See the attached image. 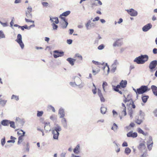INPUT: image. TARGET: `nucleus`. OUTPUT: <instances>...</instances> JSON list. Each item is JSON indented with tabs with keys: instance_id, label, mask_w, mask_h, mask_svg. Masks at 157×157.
<instances>
[{
	"instance_id": "nucleus-1",
	"label": "nucleus",
	"mask_w": 157,
	"mask_h": 157,
	"mask_svg": "<svg viewBox=\"0 0 157 157\" xmlns=\"http://www.w3.org/2000/svg\"><path fill=\"white\" fill-rule=\"evenodd\" d=\"M148 58V56L147 55H141L136 58L134 60V62L138 64H143L147 61Z\"/></svg>"
},
{
	"instance_id": "nucleus-2",
	"label": "nucleus",
	"mask_w": 157,
	"mask_h": 157,
	"mask_svg": "<svg viewBox=\"0 0 157 157\" xmlns=\"http://www.w3.org/2000/svg\"><path fill=\"white\" fill-rule=\"evenodd\" d=\"M60 126L58 124H56L52 130V133L53 135V138L55 140H58L59 135V132L61 130Z\"/></svg>"
},
{
	"instance_id": "nucleus-3",
	"label": "nucleus",
	"mask_w": 157,
	"mask_h": 157,
	"mask_svg": "<svg viewBox=\"0 0 157 157\" xmlns=\"http://www.w3.org/2000/svg\"><path fill=\"white\" fill-rule=\"evenodd\" d=\"M70 13V11H67L63 13L59 16V17L61 18V19L63 20L65 22V25H63V24L62 28L63 29H65L67 27L68 25V23L67 22V21L66 20L65 18L64 17H63V16L66 17Z\"/></svg>"
},
{
	"instance_id": "nucleus-4",
	"label": "nucleus",
	"mask_w": 157,
	"mask_h": 157,
	"mask_svg": "<svg viewBox=\"0 0 157 157\" xmlns=\"http://www.w3.org/2000/svg\"><path fill=\"white\" fill-rule=\"evenodd\" d=\"M149 90L147 86H142L140 88L137 89V92L138 94H139L144 93Z\"/></svg>"
},
{
	"instance_id": "nucleus-5",
	"label": "nucleus",
	"mask_w": 157,
	"mask_h": 157,
	"mask_svg": "<svg viewBox=\"0 0 157 157\" xmlns=\"http://www.w3.org/2000/svg\"><path fill=\"white\" fill-rule=\"evenodd\" d=\"M15 41L19 44L22 49H23L24 47V45L22 41V36L21 34L17 35V38Z\"/></svg>"
},
{
	"instance_id": "nucleus-6",
	"label": "nucleus",
	"mask_w": 157,
	"mask_h": 157,
	"mask_svg": "<svg viewBox=\"0 0 157 157\" xmlns=\"http://www.w3.org/2000/svg\"><path fill=\"white\" fill-rule=\"evenodd\" d=\"M75 82L76 83V86L80 88H82L84 86V83L83 82L81 79L78 77H75Z\"/></svg>"
},
{
	"instance_id": "nucleus-7",
	"label": "nucleus",
	"mask_w": 157,
	"mask_h": 157,
	"mask_svg": "<svg viewBox=\"0 0 157 157\" xmlns=\"http://www.w3.org/2000/svg\"><path fill=\"white\" fill-rule=\"evenodd\" d=\"M28 10L25 11L26 16L29 19H31L32 17V15L31 13L32 9L30 6H29L27 8Z\"/></svg>"
},
{
	"instance_id": "nucleus-8",
	"label": "nucleus",
	"mask_w": 157,
	"mask_h": 157,
	"mask_svg": "<svg viewBox=\"0 0 157 157\" xmlns=\"http://www.w3.org/2000/svg\"><path fill=\"white\" fill-rule=\"evenodd\" d=\"M157 64V60H154L150 62L149 65V67L151 72H153V69H154L155 67Z\"/></svg>"
},
{
	"instance_id": "nucleus-9",
	"label": "nucleus",
	"mask_w": 157,
	"mask_h": 157,
	"mask_svg": "<svg viewBox=\"0 0 157 157\" xmlns=\"http://www.w3.org/2000/svg\"><path fill=\"white\" fill-rule=\"evenodd\" d=\"M119 64V62L117 59L114 60L113 64L111 66V70L113 72H114L117 69V67Z\"/></svg>"
},
{
	"instance_id": "nucleus-10",
	"label": "nucleus",
	"mask_w": 157,
	"mask_h": 157,
	"mask_svg": "<svg viewBox=\"0 0 157 157\" xmlns=\"http://www.w3.org/2000/svg\"><path fill=\"white\" fill-rule=\"evenodd\" d=\"M127 12L132 16L135 17L138 14L137 12L133 9L126 10Z\"/></svg>"
},
{
	"instance_id": "nucleus-11",
	"label": "nucleus",
	"mask_w": 157,
	"mask_h": 157,
	"mask_svg": "<svg viewBox=\"0 0 157 157\" xmlns=\"http://www.w3.org/2000/svg\"><path fill=\"white\" fill-rule=\"evenodd\" d=\"M53 52L54 54H53V56L55 58L62 56L63 55L64 52H59L58 50H55Z\"/></svg>"
},
{
	"instance_id": "nucleus-12",
	"label": "nucleus",
	"mask_w": 157,
	"mask_h": 157,
	"mask_svg": "<svg viewBox=\"0 0 157 157\" xmlns=\"http://www.w3.org/2000/svg\"><path fill=\"white\" fill-rule=\"evenodd\" d=\"M152 27V25L151 23H148L143 27L142 29L144 32H146L150 29Z\"/></svg>"
},
{
	"instance_id": "nucleus-13",
	"label": "nucleus",
	"mask_w": 157,
	"mask_h": 157,
	"mask_svg": "<svg viewBox=\"0 0 157 157\" xmlns=\"http://www.w3.org/2000/svg\"><path fill=\"white\" fill-rule=\"evenodd\" d=\"M127 136L128 137L134 138L137 137V134L136 132H133L132 131H131L128 133Z\"/></svg>"
},
{
	"instance_id": "nucleus-14",
	"label": "nucleus",
	"mask_w": 157,
	"mask_h": 157,
	"mask_svg": "<svg viewBox=\"0 0 157 157\" xmlns=\"http://www.w3.org/2000/svg\"><path fill=\"white\" fill-rule=\"evenodd\" d=\"M59 114L60 116V118H64L65 116V113L64 109L62 108H61L59 110Z\"/></svg>"
},
{
	"instance_id": "nucleus-15",
	"label": "nucleus",
	"mask_w": 157,
	"mask_h": 157,
	"mask_svg": "<svg viewBox=\"0 0 157 157\" xmlns=\"http://www.w3.org/2000/svg\"><path fill=\"white\" fill-rule=\"evenodd\" d=\"M145 142L144 141L143 143L140 144L138 146V148L140 151H143L145 148Z\"/></svg>"
},
{
	"instance_id": "nucleus-16",
	"label": "nucleus",
	"mask_w": 157,
	"mask_h": 157,
	"mask_svg": "<svg viewBox=\"0 0 157 157\" xmlns=\"http://www.w3.org/2000/svg\"><path fill=\"white\" fill-rule=\"evenodd\" d=\"M122 44V41L119 39H118L116 41L113 43V46L114 47L116 46L119 47L121 46Z\"/></svg>"
},
{
	"instance_id": "nucleus-17",
	"label": "nucleus",
	"mask_w": 157,
	"mask_h": 157,
	"mask_svg": "<svg viewBox=\"0 0 157 157\" xmlns=\"http://www.w3.org/2000/svg\"><path fill=\"white\" fill-rule=\"evenodd\" d=\"M61 122L63 127L64 128H67V124L66 119L64 117L62 118Z\"/></svg>"
},
{
	"instance_id": "nucleus-18",
	"label": "nucleus",
	"mask_w": 157,
	"mask_h": 157,
	"mask_svg": "<svg viewBox=\"0 0 157 157\" xmlns=\"http://www.w3.org/2000/svg\"><path fill=\"white\" fill-rule=\"evenodd\" d=\"M102 68L104 70V72H105V70L106 69L107 71V73H105V74L106 75H107L109 74V66L108 65L107 63H105V65H104V66Z\"/></svg>"
},
{
	"instance_id": "nucleus-19",
	"label": "nucleus",
	"mask_w": 157,
	"mask_h": 157,
	"mask_svg": "<svg viewBox=\"0 0 157 157\" xmlns=\"http://www.w3.org/2000/svg\"><path fill=\"white\" fill-rule=\"evenodd\" d=\"M10 121L7 120H4L1 121V124L5 126H9L10 124Z\"/></svg>"
},
{
	"instance_id": "nucleus-20",
	"label": "nucleus",
	"mask_w": 157,
	"mask_h": 157,
	"mask_svg": "<svg viewBox=\"0 0 157 157\" xmlns=\"http://www.w3.org/2000/svg\"><path fill=\"white\" fill-rule=\"evenodd\" d=\"M151 88L154 94L155 95L157 96V87L154 85H152L151 86Z\"/></svg>"
},
{
	"instance_id": "nucleus-21",
	"label": "nucleus",
	"mask_w": 157,
	"mask_h": 157,
	"mask_svg": "<svg viewBox=\"0 0 157 157\" xmlns=\"http://www.w3.org/2000/svg\"><path fill=\"white\" fill-rule=\"evenodd\" d=\"M50 21L52 23L54 22L55 23L57 24L59 22V21L57 17H50Z\"/></svg>"
},
{
	"instance_id": "nucleus-22",
	"label": "nucleus",
	"mask_w": 157,
	"mask_h": 157,
	"mask_svg": "<svg viewBox=\"0 0 157 157\" xmlns=\"http://www.w3.org/2000/svg\"><path fill=\"white\" fill-rule=\"evenodd\" d=\"M67 60L69 62L71 65L73 66L74 65V62L75 61V59L71 58H69L67 59Z\"/></svg>"
},
{
	"instance_id": "nucleus-23",
	"label": "nucleus",
	"mask_w": 157,
	"mask_h": 157,
	"mask_svg": "<svg viewBox=\"0 0 157 157\" xmlns=\"http://www.w3.org/2000/svg\"><path fill=\"white\" fill-rule=\"evenodd\" d=\"M91 20H89L85 24V26L87 30H89L91 29Z\"/></svg>"
},
{
	"instance_id": "nucleus-24",
	"label": "nucleus",
	"mask_w": 157,
	"mask_h": 157,
	"mask_svg": "<svg viewBox=\"0 0 157 157\" xmlns=\"http://www.w3.org/2000/svg\"><path fill=\"white\" fill-rule=\"evenodd\" d=\"M25 133V132H24L23 135H21L18 138V141L17 142V144H20L23 140V137L24 136Z\"/></svg>"
},
{
	"instance_id": "nucleus-25",
	"label": "nucleus",
	"mask_w": 157,
	"mask_h": 157,
	"mask_svg": "<svg viewBox=\"0 0 157 157\" xmlns=\"http://www.w3.org/2000/svg\"><path fill=\"white\" fill-rule=\"evenodd\" d=\"M80 145L78 144L75 147L73 151L75 153L78 154L79 152Z\"/></svg>"
},
{
	"instance_id": "nucleus-26",
	"label": "nucleus",
	"mask_w": 157,
	"mask_h": 157,
	"mask_svg": "<svg viewBox=\"0 0 157 157\" xmlns=\"http://www.w3.org/2000/svg\"><path fill=\"white\" fill-rule=\"evenodd\" d=\"M44 129L48 131H50V123H45V126H44Z\"/></svg>"
},
{
	"instance_id": "nucleus-27",
	"label": "nucleus",
	"mask_w": 157,
	"mask_h": 157,
	"mask_svg": "<svg viewBox=\"0 0 157 157\" xmlns=\"http://www.w3.org/2000/svg\"><path fill=\"white\" fill-rule=\"evenodd\" d=\"M107 86H108V84L106 82H103L102 85V86L103 89V91L105 93L106 92H107L106 90L107 89L106 87Z\"/></svg>"
},
{
	"instance_id": "nucleus-28",
	"label": "nucleus",
	"mask_w": 157,
	"mask_h": 157,
	"mask_svg": "<svg viewBox=\"0 0 157 157\" xmlns=\"http://www.w3.org/2000/svg\"><path fill=\"white\" fill-rule=\"evenodd\" d=\"M127 84V82L126 80L123 81L122 80L120 83V84L122 88H124L126 86V85Z\"/></svg>"
},
{
	"instance_id": "nucleus-29",
	"label": "nucleus",
	"mask_w": 157,
	"mask_h": 157,
	"mask_svg": "<svg viewBox=\"0 0 157 157\" xmlns=\"http://www.w3.org/2000/svg\"><path fill=\"white\" fill-rule=\"evenodd\" d=\"M137 131L140 134H142L144 136H147L148 134L147 132H144L140 128H138L137 129Z\"/></svg>"
},
{
	"instance_id": "nucleus-30",
	"label": "nucleus",
	"mask_w": 157,
	"mask_h": 157,
	"mask_svg": "<svg viewBox=\"0 0 157 157\" xmlns=\"http://www.w3.org/2000/svg\"><path fill=\"white\" fill-rule=\"evenodd\" d=\"M143 119L141 117L140 118L138 117V118H136V122L138 124H140L143 121Z\"/></svg>"
},
{
	"instance_id": "nucleus-31",
	"label": "nucleus",
	"mask_w": 157,
	"mask_h": 157,
	"mask_svg": "<svg viewBox=\"0 0 157 157\" xmlns=\"http://www.w3.org/2000/svg\"><path fill=\"white\" fill-rule=\"evenodd\" d=\"M124 153L127 155H129L131 152V149L129 147H126L124 150Z\"/></svg>"
},
{
	"instance_id": "nucleus-32",
	"label": "nucleus",
	"mask_w": 157,
	"mask_h": 157,
	"mask_svg": "<svg viewBox=\"0 0 157 157\" xmlns=\"http://www.w3.org/2000/svg\"><path fill=\"white\" fill-rule=\"evenodd\" d=\"M11 99L12 100L14 99L16 101H17L19 100V96L13 94L11 97Z\"/></svg>"
},
{
	"instance_id": "nucleus-33",
	"label": "nucleus",
	"mask_w": 157,
	"mask_h": 157,
	"mask_svg": "<svg viewBox=\"0 0 157 157\" xmlns=\"http://www.w3.org/2000/svg\"><path fill=\"white\" fill-rule=\"evenodd\" d=\"M149 98L148 96H143L142 97V99L144 103H145L147 102V99Z\"/></svg>"
},
{
	"instance_id": "nucleus-34",
	"label": "nucleus",
	"mask_w": 157,
	"mask_h": 157,
	"mask_svg": "<svg viewBox=\"0 0 157 157\" xmlns=\"http://www.w3.org/2000/svg\"><path fill=\"white\" fill-rule=\"evenodd\" d=\"M92 63L96 65H98V67H101V66L103 65V64H101V63L94 60H93L92 61Z\"/></svg>"
},
{
	"instance_id": "nucleus-35",
	"label": "nucleus",
	"mask_w": 157,
	"mask_h": 157,
	"mask_svg": "<svg viewBox=\"0 0 157 157\" xmlns=\"http://www.w3.org/2000/svg\"><path fill=\"white\" fill-rule=\"evenodd\" d=\"M117 128L118 126L115 123H114L113 124V127L111 128V129L113 130L114 132H116Z\"/></svg>"
},
{
	"instance_id": "nucleus-36",
	"label": "nucleus",
	"mask_w": 157,
	"mask_h": 157,
	"mask_svg": "<svg viewBox=\"0 0 157 157\" xmlns=\"http://www.w3.org/2000/svg\"><path fill=\"white\" fill-rule=\"evenodd\" d=\"M153 144V142L152 137L151 136H149L148 138V140L147 142V144Z\"/></svg>"
},
{
	"instance_id": "nucleus-37",
	"label": "nucleus",
	"mask_w": 157,
	"mask_h": 157,
	"mask_svg": "<svg viewBox=\"0 0 157 157\" xmlns=\"http://www.w3.org/2000/svg\"><path fill=\"white\" fill-rule=\"evenodd\" d=\"M106 111V108L105 107H101V112L102 114H104L105 113Z\"/></svg>"
},
{
	"instance_id": "nucleus-38",
	"label": "nucleus",
	"mask_w": 157,
	"mask_h": 157,
	"mask_svg": "<svg viewBox=\"0 0 157 157\" xmlns=\"http://www.w3.org/2000/svg\"><path fill=\"white\" fill-rule=\"evenodd\" d=\"M37 116L38 117H41L42 116L44 112L43 111H38L37 112Z\"/></svg>"
},
{
	"instance_id": "nucleus-39",
	"label": "nucleus",
	"mask_w": 157,
	"mask_h": 157,
	"mask_svg": "<svg viewBox=\"0 0 157 157\" xmlns=\"http://www.w3.org/2000/svg\"><path fill=\"white\" fill-rule=\"evenodd\" d=\"M5 35L3 32L2 31H0V39L3 38H5Z\"/></svg>"
},
{
	"instance_id": "nucleus-40",
	"label": "nucleus",
	"mask_w": 157,
	"mask_h": 157,
	"mask_svg": "<svg viewBox=\"0 0 157 157\" xmlns=\"http://www.w3.org/2000/svg\"><path fill=\"white\" fill-rule=\"evenodd\" d=\"M94 4H95L96 5H98V4H99L100 5H102V3L99 0H95L94 2Z\"/></svg>"
},
{
	"instance_id": "nucleus-41",
	"label": "nucleus",
	"mask_w": 157,
	"mask_h": 157,
	"mask_svg": "<svg viewBox=\"0 0 157 157\" xmlns=\"http://www.w3.org/2000/svg\"><path fill=\"white\" fill-rule=\"evenodd\" d=\"M7 102L6 100H2L0 101V104L3 106H4L6 104Z\"/></svg>"
},
{
	"instance_id": "nucleus-42",
	"label": "nucleus",
	"mask_w": 157,
	"mask_h": 157,
	"mask_svg": "<svg viewBox=\"0 0 157 157\" xmlns=\"http://www.w3.org/2000/svg\"><path fill=\"white\" fill-rule=\"evenodd\" d=\"M105 47V46L103 44H101L98 47V49L99 50H101L104 48Z\"/></svg>"
},
{
	"instance_id": "nucleus-43",
	"label": "nucleus",
	"mask_w": 157,
	"mask_h": 157,
	"mask_svg": "<svg viewBox=\"0 0 157 157\" xmlns=\"http://www.w3.org/2000/svg\"><path fill=\"white\" fill-rule=\"evenodd\" d=\"M48 108L49 109L52 110V111L54 112H55L56 111L55 109L51 105H49L48 106Z\"/></svg>"
},
{
	"instance_id": "nucleus-44",
	"label": "nucleus",
	"mask_w": 157,
	"mask_h": 157,
	"mask_svg": "<svg viewBox=\"0 0 157 157\" xmlns=\"http://www.w3.org/2000/svg\"><path fill=\"white\" fill-rule=\"evenodd\" d=\"M133 112L132 110H130L128 112V114L130 116V118L131 119H132L133 118L132 115L133 114Z\"/></svg>"
},
{
	"instance_id": "nucleus-45",
	"label": "nucleus",
	"mask_w": 157,
	"mask_h": 157,
	"mask_svg": "<svg viewBox=\"0 0 157 157\" xmlns=\"http://www.w3.org/2000/svg\"><path fill=\"white\" fill-rule=\"evenodd\" d=\"M19 28H21V29L22 30H24V28L26 29H28V27L26 25H25L23 26H19Z\"/></svg>"
},
{
	"instance_id": "nucleus-46",
	"label": "nucleus",
	"mask_w": 157,
	"mask_h": 157,
	"mask_svg": "<svg viewBox=\"0 0 157 157\" xmlns=\"http://www.w3.org/2000/svg\"><path fill=\"white\" fill-rule=\"evenodd\" d=\"M126 109L125 108L124 109H123V110H122L121 113L122 115H123L124 116H125L126 115L127 113L126 111Z\"/></svg>"
},
{
	"instance_id": "nucleus-47",
	"label": "nucleus",
	"mask_w": 157,
	"mask_h": 157,
	"mask_svg": "<svg viewBox=\"0 0 157 157\" xmlns=\"http://www.w3.org/2000/svg\"><path fill=\"white\" fill-rule=\"evenodd\" d=\"M6 143V140H5V138L4 137L2 139L1 141V145L2 146H3Z\"/></svg>"
},
{
	"instance_id": "nucleus-48",
	"label": "nucleus",
	"mask_w": 157,
	"mask_h": 157,
	"mask_svg": "<svg viewBox=\"0 0 157 157\" xmlns=\"http://www.w3.org/2000/svg\"><path fill=\"white\" fill-rule=\"evenodd\" d=\"M139 115H140V117H141V118L142 119H143L144 117V113L141 110H140V113H139Z\"/></svg>"
},
{
	"instance_id": "nucleus-49",
	"label": "nucleus",
	"mask_w": 157,
	"mask_h": 157,
	"mask_svg": "<svg viewBox=\"0 0 157 157\" xmlns=\"http://www.w3.org/2000/svg\"><path fill=\"white\" fill-rule=\"evenodd\" d=\"M24 132H25L24 131L22 130L21 129V130H20L17 132V133L18 135H21H21H23Z\"/></svg>"
},
{
	"instance_id": "nucleus-50",
	"label": "nucleus",
	"mask_w": 157,
	"mask_h": 157,
	"mask_svg": "<svg viewBox=\"0 0 157 157\" xmlns=\"http://www.w3.org/2000/svg\"><path fill=\"white\" fill-rule=\"evenodd\" d=\"M10 126L11 127L13 128H15V126L14 122L10 121Z\"/></svg>"
},
{
	"instance_id": "nucleus-51",
	"label": "nucleus",
	"mask_w": 157,
	"mask_h": 157,
	"mask_svg": "<svg viewBox=\"0 0 157 157\" xmlns=\"http://www.w3.org/2000/svg\"><path fill=\"white\" fill-rule=\"evenodd\" d=\"M16 120L19 122H22V123H25V121H24V119H20V118H19V117H17L16 118Z\"/></svg>"
},
{
	"instance_id": "nucleus-52",
	"label": "nucleus",
	"mask_w": 157,
	"mask_h": 157,
	"mask_svg": "<svg viewBox=\"0 0 157 157\" xmlns=\"http://www.w3.org/2000/svg\"><path fill=\"white\" fill-rule=\"evenodd\" d=\"M41 4L44 7H47L49 5L48 3L47 2H42Z\"/></svg>"
},
{
	"instance_id": "nucleus-53",
	"label": "nucleus",
	"mask_w": 157,
	"mask_h": 157,
	"mask_svg": "<svg viewBox=\"0 0 157 157\" xmlns=\"http://www.w3.org/2000/svg\"><path fill=\"white\" fill-rule=\"evenodd\" d=\"M52 26L53 29H57L58 28V26L57 25H56L54 22L52 23Z\"/></svg>"
},
{
	"instance_id": "nucleus-54",
	"label": "nucleus",
	"mask_w": 157,
	"mask_h": 157,
	"mask_svg": "<svg viewBox=\"0 0 157 157\" xmlns=\"http://www.w3.org/2000/svg\"><path fill=\"white\" fill-rule=\"evenodd\" d=\"M99 71V70H97V71H96L94 70L93 69L92 72L93 73L94 75H96V74L98 73Z\"/></svg>"
},
{
	"instance_id": "nucleus-55",
	"label": "nucleus",
	"mask_w": 157,
	"mask_h": 157,
	"mask_svg": "<svg viewBox=\"0 0 157 157\" xmlns=\"http://www.w3.org/2000/svg\"><path fill=\"white\" fill-rule=\"evenodd\" d=\"M75 57H77L80 58L81 60H82V56L80 55L78 53L76 54L75 55Z\"/></svg>"
},
{
	"instance_id": "nucleus-56",
	"label": "nucleus",
	"mask_w": 157,
	"mask_h": 157,
	"mask_svg": "<svg viewBox=\"0 0 157 157\" xmlns=\"http://www.w3.org/2000/svg\"><path fill=\"white\" fill-rule=\"evenodd\" d=\"M25 20L26 22H32L34 23V21H33L25 18Z\"/></svg>"
},
{
	"instance_id": "nucleus-57",
	"label": "nucleus",
	"mask_w": 157,
	"mask_h": 157,
	"mask_svg": "<svg viewBox=\"0 0 157 157\" xmlns=\"http://www.w3.org/2000/svg\"><path fill=\"white\" fill-rule=\"evenodd\" d=\"M114 88H113L114 90L115 91V90H119V89L121 87L120 85H118L117 86L115 87V86H114Z\"/></svg>"
},
{
	"instance_id": "nucleus-58",
	"label": "nucleus",
	"mask_w": 157,
	"mask_h": 157,
	"mask_svg": "<svg viewBox=\"0 0 157 157\" xmlns=\"http://www.w3.org/2000/svg\"><path fill=\"white\" fill-rule=\"evenodd\" d=\"M152 144H147V147L149 150L150 151L152 147Z\"/></svg>"
},
{
	"instance_id": "nucleus-59",
	"label": "nucleus",
	"mask_w": 157,
	"mask_h": 157,
	"mask_svg": "<svg viewBox=\"0 0 157 157\" xmlns=\"http://www.w3.org/2000/svg\"><path fill=\"white\" fill-rule=\"evenodd\" d=\"M70 84L73 87H75V86H76V83H75V82H70Z\"/></svg>"
},
{
	"instance_id": "nucleus-60",
	"label": "nucleus",
	"mask_w": 157,
	"mask_h": 157,
	"mask_svg": "<svg viewBox=\"0 0 157 157\" xmlns=\"http://www.w3.org/2000/svg\"><path fill=\"white\" fill-rule=\"evenodd\" d=\"M98 96L99 97L101 96H103L101 93V90H100L98 89Z\"/></svg>"
},
{
	"instance_id": "nucleus-61",
	"label": "nucleus",
	"mask_w": 157,
	"mask_h": 157,
	"mask_svg": "<svg viewBox=\"0 0 157 157\" xmlns=\"http://www.w3.org/2000/svg\"><path fill=\"white\" fill-rule=\"evenodd\" d=\"M100 19V18L98 17H95L94 19L93 20V21L94 22L95 21H98Z\"/></svg>"
},
{
	"instance_id": "nucleus-62",
	"label": "nucleus",
	"mask_w": 157,
	"mask_h": 157,
	"mask_svg": "<svg viewBox=\"0 0 157 157\" xmlns=\"http://www.w3.org/2000/svg\"><path fill=\"white\" fill-rule=\"evenodd\" d=\"M101 101V102H104L105 101V99L103 97V96H101L99 97Z\"/></svg>"
},
{
	"instance_id": "nucleus-63",
	"label": "nucleus",
	"mask_w": 157,
	"mask_h": 157,
	"mask_svg": "<svg viewBox=\"0 0 157 157\" xmlns=\"http://www.w3.org/2000/svg\"><path fill=\"white\" fill-rule=\"evenodd\" d=\"M72 42V40L71 39H68L67 40V43L69 44H71Z\"/></svg>"
},
{
	"instance_id": "nucleus-64",
	"label": "nucleus",
	"mask_w": 157,
	"mask_h": 157,
	"mask_svg": "<svg viewBox=\"0 0 157 157\" xmlns=\"http://www.w3.org/2000/svg\"><path fill=\"white\" fill-rule=\"evenodd\" d=\"M153 52L154 54H157V49L154 48L153 50Z\"/></svg>"
}]
</instances>
